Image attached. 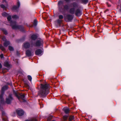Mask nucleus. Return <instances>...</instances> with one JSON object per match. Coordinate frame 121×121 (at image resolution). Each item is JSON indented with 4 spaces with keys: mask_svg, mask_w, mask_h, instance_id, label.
I'll use <instances>...</instances> for the list:
<instances>
[{
    "mask_svg": "<svg viewBox=\"0 0 121 121\" xmlns=\"http://www.w3.org/2000/svg\"><path fill=\"white\" fill-rule=\"evenodd\" d=\"M49 88L50 86L48 84H41L40 90L38 92L39 95L41 97H46L49 93Z\"/></svg>",
    "mask_w": 121,
    "mask_h": 121,
    "instance_id": "f257e3e1",
    "label": "nucleus"
},
{
    "mask_svg": "<svg viewBox=\"0 0 121 121\" xmlns=\"http://www.w3.org/2000/svg\"><path fill=\"white\" fill-rule=\"evenodd\" d=\"M11 17L10 16H8L7 19L10 24V26L13 29H19L22 31H24V28L23 26L17 25L16 22L15 21H11Z\"/></svg>",
    "mask_w": 121,
    "mask_h": 121,
    "instance_id": "f03ea898",
    "label": "nucleus"
},
{
    "mask_svg": "<svg viewBox=\"0 0 121 121\" xmlns=\"http://www.w3.org/2000/svg\"><path fill=\"white\" fill-rule=\"evenodd\" d=\"M43 42V40L41 39H38L34 44V46L36 47H39L42 46Z\"/></svg>",
    "mask_w": 121,
    "mask_h": 121,
    "instance_id": "7ed1b4c3",
    "label": "nucleus"
},
{
    "mask_svg": "<svg viewBox=\"0 0 121 121\" xmlns=\"http://www.w3.org/2000/svg\"><path fill=\"white\" fill-rule=\"evenodd\" d=\"M13 99L12 96V95L11 94H9L6 98L5 102L7 104H10Z\"/></svg>",
    "mask_w": 121,
    "mask_h": 121,
    "instance_id": "20e7f679",
    "label": "nucleus"
},
{
    "mask_svg": "<svg viewBox=\"0 0 121 121\" xmlns=\"http://www.w3.org/2000/svg\"><path fill=\"white\" fill-rule=\"evenodd\" d=\"M73 18V16L70 14L67 15L65 17V19L68 22H71L72 21Z\"/></svg>",
    "mask_w": 121,
    "mask_h": 121,
    "instance_id": "39448f33",
    "label": "nucleus"
},
{
    "mask_svg": "<svg viewBox=\"0 0 121 121\" xmlns=\"http://www.w3.org/2000/svg\"><path fill=\"white\" fill-rule=\"evenodd\" d=\"M4 91L1 90V94L0 95V106L2 104H3L4 103V101L3 98V95L4 94Z\"/></svg>",
    "mask_w": 121,
    "mask_h": 121,
    "instance_id": "423d86ee",
    "label": "nucleus"
},
{
    "mask_svg": "<svg viewBox=\"0 0 121 121\" xmlns=\"http://www.w3.org/2000/svg\"><path fill=\"white\" fill-rule=\"evenodd\" d=\"M58 6L59 9L60 10H63L64 9V6L63 2L62 1H60L58 2Z\"/></svg>",
    "mask_w": 121,
    "mask_h": 121,
    "instance_id": "0eeeda50",
    "label": "nucleus"
},
{
    "mask_svg": "<svg viewBox=\"0 0 121 121\" xmlns=\"http://www.w3.org/2000/svg\"><path fill=\"white\" fill-rule=\"evenodd\" d=\"M43 50L39 49H37L35 52L36 55L40 56L43 54Z\"/></svg>",
    "mask_w": 121,
    "mask_h": 121,
    "instance_id": "6e6552de",
    "label": "nucleus"
},
{
    "mask_svg": "<svg viewBox=\"0 0 121 121\" xmlns=\"http://www.w3.org/2000/svg\"><path fill=\"white\" fill-rule=\"evenodd\" d=\"M20 5V3L19 1H18L16 5L13 6V9L15 11H17L19 8Z\"/></svg>",
    "mask_w": 121,
    "mask_h": 121,
    "instance_id": "1a4fd4ad",
    "label": "nucleus"
},
{
    "mask_svg": "<svg viewBox=\"0 0 121 121\" xmlns=\"http://www.w3.org/2000/svg\"><path fill=\"white\" fill-rule=\"evenodd\" d=\"M74 13L75 15L78 17H80L82 14L81 11L78 9H77L76 10Z\"/></svg>",
    "mask_w": 121,
    "mask_h": 121,
    "instance_id": "9d476101",
    "label": "nucleus"
},
{
    "mask_svg": "<svg viewBox=\"0 0 121 121\" xmlns=\"http://www.w3.org/2000/svg\"><path fill=\"white\" fill-rule=\"evenodd\" d=\"M16 112L18 115L19 116H22L24 114V111L22 109L17 110H16Z\"/></svg>",
    "mask_w": 121,
    "mask_h": 121,
    "instance_id": "9b49d317",
    "label": "nucleus"
},
{
    "mask_svg": "<svg viewBox=\"0 0 121 121\" xmlns=\"http://www.w3.org/2000/svg\"><path fill=\"white\" fill-rule=\"evenodd\" d=\"M15 95L19 100H20L21 98L22 99H23L25 97V95L24 94H20V96H19L18 94H16Z\"/></svg>",
    "mask_w": 121,
    "mask_h": 121,
    "instance_id": "f8f14e48",
    "label": "nucleus"
},
{
    "mask_svg": "<svg viewBox=\"0 0 121 121\" xmlns=\"http://www.w3.org/2000/svg\"><path fill=\"white\" fill-rule=\"evenodd\" d=\"M23 46L25 48L27 49L30 47V44L29 43L26 42L24 44Z\"/></svg>",
    "mask_w": 121,
    "mask_h": 121,
    "instance_id": "ddd939ff",
    "label": "nucleus"
},
{
    "mask_svg": "<svg viewBox=\"0 0 121 121\" xmlns=\"http://www.w3.org/2000/svg\"><path fill=\"white\" fill-rule=\"evenodd\" d=\"M4 66L7 67L9 69L11 67V65L9 63V62L7 61H5L4 63Z\"/></svg>",
    "mask_w": 121,
    "mask_h": 121,
    "instance_id": "4468645a",
    "label": "nucleus"
},
{
    "mask_svg": "<svg viewBox=\"0 0 121 121\" xmlns=\"http://www.w3.org/2000/svg\"><path fill=\"white\" fill-rule=\"evenodd\" d=\"M26 56L28 57L31 56L32 55L31 51L29 50H28L26 51Z\"/></svg>",
    "mask_w": 121,
    "mask_h": 121,
    "instance_id": "2eb2a0df",
    "label": "nucleus"
},
{
    "mask_svg": "<svg viewBox=\"0 0 121 121\" xmlns=\"http://www.w3.org/2000/svg\"><path fill=\"white\" fill-rule=\"evenodd\" d=\"M71 5L73 7V8H78V4L75 2H73L71 4Z\"/></svg>",
    "mask_w": 121,
    "mask_h": 121,
    "instance_id": "dca6fc26",
    "label": "nucleus"
},
{
    "mask_svg": "<svg viewBox=\"0 0 121 121\" xmlns=\"http://www.w3.org/2000/svg\"><path fill=\"white\" fill-rule=\"evenodd\" d=\"M63 110L66 114L68 113L70 111L69 108L67 107H65L63 109Z\"/></svg>",
    "mask_w": 121,
    "mask_h": 121,
    "instance_id": "f3484780",
    "label": "nucleus"
},
{
    "mask_svg": "<svg viewBox=\"0 0 121 121\" xmlns=\"http://www.w3.org/2000/svg\"><path fill=\"white\" fill-rule=\"evenodd\" d=\"M75 8H71L69 11L70 13L72 14H74L75 13Z\"/></svg>",
    "mask_w": 121,
    "mask_h": 121,
    "instance_id": "a211bd4d",
    "label": "nucleus"
},
{
    "mask_svg": "<svg viewBox=\"0 0 121 121\" xmlns=\"http://www.w3.org/2000/svg\"><path fill=\"white\" fill-rule=\"evenodd\" d=\"M10 44V42L8 41H6L4 43L3 45L4 47H7Z\"/></svg>",
    "mask_w": 121,
    "mask_h": 121,
    "instance_id": "6ab92c4d",
    "label": "nucleus"
},
{
    "mask_svg": "<svg viewBox=\"0 0 121 121\" xmlns=\"http://www.w3.org/2000/svg\"><path fill=\"white\" fill-rule=\"evenodd\" d=\"M37 36L35 34L32 35L31 37V39L33 40H35L37 38Z\"/></svg>",
    "mask_w": 121,
    "mask_h": 121,
    "instance_id": "aec40b11",
    "label": "nucleus"
},
{
    "mask_svg": "<svg viewBox=\"0 0 121 121\" xmlns=\"http://www.w3.org/2000/svg\"><path fill=\"white\" fill-rule=\"evenodd\" d=\"M25 121H37V120L35 118H32L29 119Z\"/></svg>",
    "mask_w": 121,
    "mask_h": 121,
    "instance_id": "412c9836",
    "label": "nucleus"
},
{
    "mask_svg": "<svg viewBox=\"0 0 121 121\" xmlns=\"http://www.w3.org/2000/svg\"><path fill=\"white\" fill-rule=\"evenodd\" d=\"M8 87L7 86L5 85L3 86L2 89V90L4 91L8 89Z\"/></svg>",
    "mask_w": 121,
    "mask_h": 121,
    "instance_id": "4be33fe9",
    "label": "nucleus"
},
{
    "mask_svg": "<svg viewBox=\"0 0 121 121\" xmlns=\"http://www.w3.org/2000/svg\"><path fill=\"white\" fill-rule=\"evenodd\" d=\"M1 30L5 34L7 35L8 34V32L6 29L4 28H1Z\"/></svg>",
    "mask_w": 121,
    "mask_h": 121,
    "instance_id": "5701e85b",
    "label": "nucleus"
},
{
    "mask_svg": "<svg viewBox=\"0 0 121 121\" xmlns=\"http://www.w3.org/2000/svg\"><path fill=\"white\" fill-rule=\"evenodd\" d=\"M82 3L84 4H86L88 2V0H81Z\"/></svg>",
    "mask_w": 121,
    "mask_h": 121,
    "instance_id": "b1692460",
    "label": "nucleus"
},
{
    "mask_svg": "<svg viewBox=\"0 0 121 121\" xmlns=\"http://www.w3.org/2000/svg\"><path fill=\"white\" fill-rule=\"evenodd\" d=\"M33 25L35 27H36L37 25V22L36 20H35L34 21Z\"/></svg>",
    "mask_w": 121,
    "mask_h": 121,
    "instance_id": "393cba45",
    "label": "nucleus"
},
{
    "mask_svg": "<svg viewBox=\"0 0 121 121\" xmlns=\"http://www.w3.org/2000/svg\"><path fill=\"white\" fill-rule=\"evenodd\" d=\"M27 78L28 80L30 82H31L32 78L31 76L30 75H28L27 76Z\"/></svg>",
    "mask_w": 121,
    "mask_h": 121,
    "instance_id": "a878e982",
    "label": "nucleus"
},
{
    "mask_svg": "<svg viewBox=\"0 0 121 121\" xmlns=\"http://www.w3.org/2000/svg\"><path fill=\"white\" fill-rule=\"evenodd\" d=\"M12 18L14 19H16L18 18V16L16 15H15L12 16Z\"/></svg>",
    "mask_w": 121,
    "mask_h": 121,
    "instance_id": "bb28decb",
    "label": "nucleus"
},
{
    "mask_svg": "<svg viewBox=\"0 0 121 121\" xmlns=\"http://www.w3.org/2000/svg\"><path fill=\"white\" fill-rule=\"evenodd\" d=\"M2 15L4 17L7 16L8 15V14L5 12L3 13L2 14Z\"/></svg>",
    "mask_w": 121,
    "mask_h": 121,
    "instance_id": "cd10ccee",
    "label": "nucleus"
},
{
    "mask_svg": "<svg viewBox=\"0 0 121 121\" xmlns=\"http://www.w3.org/2000/svg\"><path fill=\"white\" fill-rule=\"evenodd\" d=\"M9 50L10 51H13L14 50L13 48L10 46H9Z\"/></svg>",
    "mask_w": 121,
    "mask_h": 121,
    "instance_id": "c85d7f7f",
    "label": "nucleus"
},
{
    "mask_svg": "<svg viewBox=\"0 0 121 121\" xmlns=\"http://www.w3.org/2000/svg\"><path fill=\"white\" fill-rule=\"evenodd\" d=\"M0 48L3 51L5 50L4 48L0 44Z\"/></svg>",
    "mask_w": 121,
    "mask_h": 121,
    "instance_id": "c756f323",
    "label": "nucleus"
},
{
    "mask_svg": "<svg viewBox=\"0 0 121 121\" xmlns=\"http://www.w3.org/2000/svg\"><path fill=\"white\" fill-rule=\"evenodd\" d=\"M64 9L67 10L69 8L68 6L67 5H66L64 6Z\"/></svg>",
    "mask_w": 121,
    "mask_h": 121,
    "instance_id": "7c9ffc66",
    "label": "nucleus"
},
{
    "mask_svg": "<svg viewBox=\"0 0 121 121\" xmlns=\"http://www.w3.org/2000/svg\"><path fill=\"white\" fill-rule=\"evenodd\" d=\"M62 21V20L59 19L57 20V22L58 24L60 23H61Z\"/></svg>",
    "mask_w": 121,
    "mask_h": 121,
    "instance_id": "2f4dec72",
    "label": "nucleus"
},
{
    "mask_svg": "<svg viewBox=\"0 0 121 121\" xmlns=\"http://www.w3.org/2000/svg\"><path fill=\"white\" fill-rule=\"evenodd\" d=\"M1 38H2V39L3 40V41L4 42L6 41V39L5 36H2Z\"/></svg>",
    "mask_w": 121,
    "mask_h": 121,
    "instance_id": "473e14b6",
    "label": "nucleus"
},
{
    "mask_svg": "<svg viewBox=\"0 0 121 121\" xmlns=\"http://www.w3.org/2000/svg\"><path fill=\"white\" fill-rule=\"evenodd\" d=\"M58 17L59 19H63L64 18V17L63 15H60Z\"/></svg>",
    "mask_w": 121,
    "mask_h": 121,
    "instance_id": "72a5a7b5",
    "label": "nucleus"
},
{
    "mask_svg": "<svg viewBox=\"0 0 121 121\" xmlns=\"http://www.w3.org/2000/svg\"><path fill=\"white\" fill-rule=\"evenodd\" d=\"M74 117L73 116H71L69 118V119L71 121L74 119Z\"/></svg>",
    "mask_w": 121,
    "mask_h": 121,
    "instance_id": "f704fd0d",
    "label": "nucleus"
},
{
    "mask_svg": "<svg viewBox=\"0 0 121 121\" xmlns=\"http://www.w3.org/2000/svg\"><path fill=\"white\" fill-rule=\"evenodd\" d=\"M67 118V117L66 116H65L63 117V118L64 120H66Z\"/></svg>",
    "mask_w": 121,
    "mask_h": 121,
    "instance_id": "c9c22d12",
    "label": "nucleus"
},
{
    "mask_svg": "<svg viewBox=\"0 0 121 121\" xmlns=\"http://www.w3.org/2000/svg\"><path fill=\"white\" fill-rule=\"evenodd\" d=\"M0 6L1 8L3 9H5L6 8L5 6L3 4L1 5H0Z\"/></svg>",
    "mask_w": 121,
    "mask_h": 121,
    "instance_id": "e433bc0d",
    "label": "nucleus"
},
{
    "mask_svg": "<svg viewBox=\"0 0 121 121\" xmlns=\"http://www.w3.org/2000/svg\"><path fill=\"white\" fill-rule=\"evenodd\" d=\"M0 57L1 59H2L4 57L3 54H1L0 55Z\"/></svg>",
    "mask_w": 121,
    "mask_h": 121,
    "instance_id": "4c0bfd02",
    "label": "nucleus"
},
{
    "mask_svg": "<svg viewBox=\"0 0 121 121\" xmlns=\"http://www.w3.org/2000/svg\"><path fill=\"white\" fill-rule=\"evenodd\" d=\"M5 114V112L4 111H2V116H4Z\"/></svg>",
    "mask_w": 121,
    "mask_h": 121,
    "instance_id": "58836bf2",
    "label": "nucleus"
},
{
    "mask_svg": "<svg viewBox=\"0 0 121 121\" xmlns=\"http://www.w3.org/2000/svg\"><path fill=\"white\" fill-rule=\"evenodd\" d=\"M3 120L5 121H8V119H7L3 118Z\"/></svg>",
    "mask_w": 121,
    "mask_h": 121,
    "instance_id": "ea45409f",
    "label": "nucleus"
},
{
    "mask_svg": "<svg viewBox=\"0 0 121 121\" xmlns=\"http://www.w3.org/2000/svg\"><path fill=\"white\" fill-rule=\"evenodd\" d=\"M66 2H69L70 0H64Z\"/></svg>",
    "mask_w": 121,
    "mask_h": 121,
    "instance_id": "a19ab883",
    "label": "nucleus"
},
{
    "mask_svg": "<svg viewBox=\"0 0 121 121\" xmlns=\"http://www.w3.org/2000/svg\"><path fill=\"white\" fill-rule=\"evenodd\" d=\"M2 1H2L3 2H6V0H2Z\"/></svg>",
    "mask_w": 121,
    "mask_h": 121,
    "instance_id": "79ce46f5",
    "label": "nucleus"
},
{
    "mask_svg": "<svg viewBox=\"0 0 121 121\" xmlns=\"http://www.w3.org/2000/svg\"><path fill=\"white\" fill-rule=\"evenodd\" d=\"M2 66L1 64L0 63V69L1 68H2Z\"/></svg>",
    "mask_w": 121,
    "mask_h": 121,
    "instance_id": "37998d69",
    "label": "nucleus"
},
{
    "mask_svg": "<svg viewBox=\"0 0 121 121\" xmlns=\"http://www.w3.org/2000/svg\"><path fill=\"white\" fill-rule=\"evenodd\" d=\"M43 107V105H42V106H41V107Z\"/></svg>",
    "mask_w": 121,
    "mask_h": 121,
    "instance_id": "c03bdc74",
    "label": "nucleus"
},
{
    "mask_svg": "<svg viewBox=\"0 0 121 121\" xmlns=\"http://www.w3.org/2000/svg\"><path fill=\"white\" fill-rule=\"evenodd\" d=\"M67 43H66V44H67Z\"/></svg>",
    "mask_w": 121,
    "mask_h": 121,
    "instance_id": "a18cd8bd",
    "label": "nucleus"
}]
</instances>
